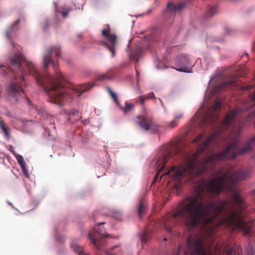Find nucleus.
<instances>
[{
	"label": "nucleus",
	"mask_w": 255,
	"mask_h": 255,
	"mask_svg": "<svg viewBox=\"0 0 255 255\" xmlns=\"http://www.w3.org/2000/svg\"><path fill=\"white\" fill-rule=\"evenodd\" d=\"M224 169L215 172L208 181H200L195 188L196 195L179 203L177 211L163 221L169 233L179 216L189 230L199 224L204 227L202 234L189 236L184 255H217L221 252L215 234L217 227L223 224L246 235L253 232V223L243 219L247 204L235 188L239 182L250 176L252 169L242 168L231 175L230 170Z\"/></svg>",
	"instance_id": "f257e3e1"
},
{
	"label": "nucleus",
	"mask_w": 255,
	"mask_h": 255,
	"mask_svg": "<svg viewBox=\"0 0 255 255\" xmlns=\"http://www.w3.org/2000/svg\"><path fill=\"white\" fill-rule=\"evenodd\" d=\"M61 48L55 46L47 49L43 55V66L47 69L50 64H52L55 71V78L46 71L43 73L39 72L30 62L27 61L20 53H16L10 58V68L0 65L3 75L10 74L13 76L12 80L6 88V92L14 102L19 101L24 97L25 94L22 88L24 82V76L31 75L34 78L37 84L41 87L49 96L51 102L62 106L68 97L80 96L82 93L90 89L94 85L87 84L78 87L68 88L66 86L65 79L63 74L58 71L53 63L52 54L54 52L56 57L61 55Z\"/></svg>",
	"instance_id": "f03ea898"
},
{
	"label": "nucleus",
	"mask_w": 255,
	"mask_h": 255,
	"mask_svg": "<svg viewBox=\"0 0 255 255\" xmlns=\"http://www.w3.org/2000/svg\"><path fill=\"white\" fill-rule=\"evenodd\" d=\"M219 136L217 132L210 134L205 141L198 145L194 153L192 155L185 153L184 160L180 166H174L167 172L160 175L168 159L173 155L182 152L177 143L170 147H163L154 161L157 172L153 181H156L159 176L161 180L164 176H171L169 182L175 181V186L177 188L182 184L204 174L208 170H213L218 161L228 158L234 159L238 154L242 155L249 152L255 144V135L251 137L242 148H239V142L236 139L224 151L197 161V158L201 154L210 152V146L217 143Z\"/></svg>",
	"instance_id": "7ed1b4c3"
},
{
	"label": "nucleus",
	"mask_w": 255,
	"mask_h": 255,
	"mask_svg": "<svg viewBox=\"0 0 255 255\" xmlns=\"http://www.w3.org/2000/svg\"><path fill=\"white\" fill-rule=\"evenodd\" d=\"M105 224V222L98 224V228H94L92 231L89 233V238L98 250H100L105 245V238L110 236L106 233L105 228H99L100 225Z\"/></svg>",
	"instance_id": "20e7f679"
},
{
	"label": "nucleus",
	"mask_w": 255,
	"mask_h": 255,
	"mask_svg": "<svg viewBox=\"0 0 255 255\" xmlns=\"http://www.w3.org/2000/svg\"><path fill=\"white\" fill-rule=\"evenodd\" d=\"M102 35L106 39V41H102V44L106 46L112 53V57L116 54V50L118 47L119 39L115 33L111 32V29L109 25L102 30Z\"/></svg>",
	"instance_id": "39448f33"
},
{
	"label": "nucleus",
	"mask_w": 255,
	"mask_h": 255,
	"mask_svg": "<svg viewBox=\"0 0 255 255\" xmlns=\"http://www.w3.org/2000/svg\"><path fill=\"white\" fill-rule=\"evenodd\" d=\"M175 63L178 67L176 70L178 71L191 73L193 66L190 58L184 54L178 55L175 59Z\"/></svg>",
	"instance_id": "423d86ee"
},
{
	"label": "nucleus",
	"mask_w": 255,
	"mask_h": 255,
	"mask_svg": "<svg viewBox=\"0 0 255 255\" xmlns=\"http://www.w3.org/2000/svg\"><path fill=\"white\" fill-rule=\"evenodd\" d=\"M238 115V111L236 109L230 111L226 116L220 125L221 130H226L230 126H235L236 117Z\"/></svg>",
	"instance_id": "0eeeda50"
},
{
	"label": "nucleus",
	"mask_w": 255,
	"mask_h": 255,
	"mask_svg": "<svg viewBox=\"0 0 255 255\" xmlns=\"http://www.w3.org/2000/svg\"><path fill=\"white\" fill-rule=\"evenodd\" d=\"M138 123L139 125L145 130L147 131L152 129L153 131H157L158 126L154 123L152 120L145 116H139Z\"/></svg>",
	"instance_id": "6e6552de"
},
{
	"label": "nucleus",
	"mask_w": 255,
	"mask_h": 255,
	"mask_svg": "<svg viewBox=\"0 0 255 255\" xmlns=\"http://www.w3.org/2000/svg\"><path fill=\"white\" fill-rule=\"evenodd\" d=\"M186 2L180 1L174 3L173 2H169L166 6V10L170 12H176L182 11L185 7Z\"/></svg>",
	"instance_id": "1a4fd4ad"
},
{
	"label": "nucleus",
	"mask_w": 255,
	"mask_h": 255,
	"mask_svg": "<svg viewBox=\"0 0 255 255\" xmlns=\"http://www.w3.org/2000/svg\"><path fill=\"white\" fill-rule=\"evenodd\" d=\"M221 107V102L218 99H217L215 101L214 105L213 107L210 109V111H209L207 113L206 115L205 116L204 119L205 121H207L208 119L211 118L212 117H214V119H216L217 117V114L216 112L220 110Z\"/></svg>",
	"instance_id": "9d476101"
},
{
	"label": "nucleus",
	"mask_w": 255,
	"mask_h": 255,
	"mask_svg": "<svg viewBox=\"0 0 255 255\" xmlns=\"http://www.w3.org/2000/svg\"><path fill=\"white\" fill-rule=\"evenodd\" d=\"M174 117L173 120L167 124V126L171 128L178 125L179 120L184 117V113L181 111H177L174 113Z\"/></svg>",
	"instance_id": "9b49d317"
},
{
	"label": "nucleus",
	"mask_w": 255,
	"mask_h": 255,
	"mask_svg": "<svg viewBox=\"0 0 255 255\" xmlns=\"http://www.w3.org/2000/svg\"><path fill=\"white\" fill-rule=\"evenodd\" d=\"M147 206L146 200L143 198L140 199L137 207V212L140 218H141L143 215L146 212L147 209Z\"/></svg>",
	"instance_id": "f8f14e48"
},
{
	"label": "nucleus",
	"mask_w": 255,
	"mask_h": 255,
	"mask_svg": "<svg viewBox=\"0 0 255 255\" xmlns=\"http://www.w3.org/2000/svg\"><path fill=\"white\" fill-rule=\"evenodd\" d=\"M77 241V240H75L71 243L70 247L75 252L78 253L79 255H90L83 250L82 247L78 246Z\"/></svg>",
	"instance_id": "ddd939ff"
},
{
	"label": "nucleus",
	"mask_w": 255,
	"mask_h": 255,
	"mask_svg": "<svg viewBox=\"0 0 255 255\" xmlns=\"http://www.w3.org/2000/svg\"><path fill=\"white\" fill-rule=\"evenodd\" d=\"M237 82V78L236 77H233L230 78V79L223 82L222 84L219 85L217 87V89L218 90H222L227 87L232 86L234 84H235V86H237V84H236Z\"/></svg>",
	"instance_id": "4468645a"
},
{
	"label": "nucleus",
	"mask_w": 255,
	"mask_h": 255,
	"mask_svg": "<svg viewBox=\"0 0 255 255\" xmlns=\"http://www.w3.org/2000/svg\"><path fill=\"white\" fill-rule=\"evenodd\" d=\"M206 16H213L220 14V9L217 5H211L209 6L206 10Z\"/></svg>",
	"instance_id": "2eb2a0df"
},
{
	"label": "nucleus",
	"mask_w": 255,
	"mask_h": 255,
	"mask_svg": "<svg viewBox=\"0 0 255 255\" xmlns=\"http://www.w3.org/2000/svg\"><path fill=\"white\" fill-rule=\"evenodd\" d=\"M142 52V48L139 47H137L130 53L129 55L130 59L133 61L136 58L137 61H138V57L141 55Z\"/></svg>",
	"instance_id": "dca6fc26"
},
{
	"label": "nucleus",
	"mask_w": 255,
	"mask_h": 255,
	"mask_svg": "<svg viewBox=\"0 0 255 255\" xmlns=\"http://www.w3.org/2000/svg\"><path fill=\"white\" fill-rule=\"evenodd\" d=\"M75 8V5L71 6L68 4H65L61 6L60 8V12L62 16H67L69 12Z\"/></svg>",
	"instance_id": "f3484780"
},
{
	"label": "nucleus",
	"mask_w": 255,
	"mask_h": 255,
	"mask_svg": "<svg viewBox=\"0 0 255 255\" xmlns=\"http://www.w3.org/2000/svg\"><path fill=\"white\" fill-rule=\"evenodd\" d=\"M11 152L15 156L22 170H24V168H25V165H26V164L23 156L21 155L17 154L14 150H11Z\"/></svg>",
	"instance_id": "a211bd4d"
},
{
	"label": "nucleus",
	"mask_w": 255,
	"mask_h": 255,
	"mask_svg": "<svg viewBox=\"0 0 255 255\" xmlns=\"http://www.w3.org/2000/svg\"><path fill=\"white\" fill-rule=\"evenodd\" d=\"M151 234V231L147 229L145 230L143 235H142L140 237L141 241L142 244H145L147 242V241L150 238V235Z\"/></svg>",
	"instance_id": "6ab92c4d"
},
{
	"label": "nucleus",
	"mask_w": 255,
	"mask_h": 255,
	"mask_svg": "<svg viewBox=\"0 0 255 255\" xmlns=\"http://www.w3.org/2000/svg\"><path fill=\"white\" fill-rule=\"evenodd\" d=\"M125 107H123L121 106L120 105H118L120 109L123 110V111L126 113L129 111L132 110L134 108V105L132 104H128L127 102L125 103Z\"/></svg>",
	"instance_id": "aec40b11"
},
{
	"label": "nucleus",
	"mask_w": 255,
	"mask_h": 255,
	"mask_svg": "<svg viewBox=\"0 0 255 255\" xmlns=\"http://www.w3.org/2000/svg\"><path fill=\"white\" fill-rule=\"evenodd\" d=\"M248 246L246 249V252L248 255H253L255 252V250L253 247V244L252 243L250 239H248Z\"/></svg>",
	"instance_id": "412c9836"
},
{
	"label": "nucleus",
	"mask_w": 255,
	"mask_h": 255,
	"mask_svg": "<svg viewBox=\"0 0 255 255\" xmlns=\"http://www.w3.org/2000/svg\"><path fill=\"white\" fill-rule=\"evenodd\" d=\"M113 75L109 74V73H105L104 74L100 75L97 77V79L99 81H104L109 80L112 78Z\"/></svg>",
	"instance_id": "4be33fe9"
},
{
	"label": "nucleus",
	"mask_w": 255,
	"mask_h": 255,
	"mask_svg": "<svg viewBox=\"0 0 255 255\" xmlns=\"http://www.w3.org/2000/svg\"><path fill=\"white\" fill-rule=\"evenodd\" d=\"M19 22V20L15 21L14 23L9 27V29L6 32V34L8 38H10V33L15 29V26Z\"/></svg>",
	"instance_id": "5701e85b"
},
{
	"label": "nucleus",
	"mask_w": 255,
	"mask_h": 255,
	"mask_svg": "<svg viewBox=\"0 0 255 255\" xmlns=\"http://www.w3.org/2000/svg\"><path fill=\"white\" fill-rule=\"evenodd\" d=\"M107 91H108V92L109 93V94H110L111 96L112 97V98L113 99V100L116 103V104L118 105H119V102L118 100L117 97L115 93L109 87H108L107 88Z\"/></svg>",
	"instance_id": "b1692460"
},
{
	"label": "nucleus",
	"mask_w": 255,
	"mask_h": 255,
	"mask_svg": "<svg viewBox=\"0 0 255 255\" xmlns=\"http://www.w3.org/2000/svg\"><path fill=\"white\" fill-rule=\"evenodd\" d=\"M0 127L4 133V134L8 137L9 136V134L6 128V126L4 123L2 121H0Z\"/></svg>",
	"instance_id": "393cba45"
},
{
	"label": "nucleus",
	"mask_w": 255,
	"mask_h": 255,
	"mask_svg": "<svg viewBox=\"0 0 255 255\" xmlns=\"http://www.w3.org/2000/svg\"><path fill=\"white\" fill-rule=\"evenodd\" d=\"M203 136L204 134L203 133L198 134L193 139V143H196L201 141L202 139Z\"/></svg>",
	"instance_id": "a878e982"
},
{
	"label": "nucleus",
	"mask_w": 255,
	"mask_h": 255,
	"mask_svg": "<svg viewBox=\"0 0 255 255\" xmlns=\"http://www.w3.org/2000/svg\"><path fill=\"white\" fill-rule=\"evenodd\" d=\"M253 87V86L249 85L247 86H240L239 88H240L242 90H249L252 89Z\"/></svg>",
	"instance_id": "bb28decb"
},
{
	"label": "nucleus",
	"mask_w": 255,
	"mask_h": 255,
	"mask_svg": "<svg viewBox=\"0 0 255 255\" xmlns=\"http://www.w3.org/2000/svg\"><path fill=\"white\" fill-rule=\"evenodd\" d=\"M146 99L155 98L154 94L153 92L149 93L147 96H145Z\"/></svg>",
	"instance_id": "cd10ccee"
},
{
	"label": "nucleus",
	"mask_w": 255,
	"mask_h": 255,
	"mask_svg": "<svg viewBox=\"0 0 255 255\" xmlns=\"http://www.w3.org/2000/svg\"><path fill=\"white\" fill-rule=\"evenodd\" d=\"M181 251V247L179 246L177 250L172 255H179L180 252Z\"/></svg>",
	"instance_id": "c85d7f7f"
},
{
	"label": "nucleus",
	"mask_w": 255,
	"mask_h": 255,
	"mask_svg": "<svg viewBox=\"0 0 255 255\" xmlns=\"http://www.w3.org/2000/svg\"><path fill=\"white\" fill-rule=\"evenodd\" d=\"M22 171H23V173L24 174V175L26 176V177L28 178L29 174L28 173L27 170L26 168V165H25V168H24V170H22Z\"/></svg>",
	"instance_id": "c756f323"
},
{
	"label": "nucleus",
	"mask_w": 255,
	"mask_h": 255,
	"mask_svg": "<svg viewBox=\"0 0 255 255\" xmlns=\"http://www.w3.org/2000/svg\"><path fill=\"white\" fill-rule=\"evenodd\" d=\"M233 248L232 247L231 250H229L227 251V254L228 255H233Z\"/></svg>",
	"instance_id": "7c9ffc66"
},
{
	"label": "nucleus",
	"mask_w": 255,
	"mask_h": 255,
	"mask_svg": "<svg viewBox=\"0 0 255 255\" xmlns=\"http://www.w3.org/2000/svg\"><path fill=\"white\" fill-rule=\"evenodd\" d=\"M78 113V111L75 109L72 110L70 111V114L76 115Z\"/></svg>",
	"instance_id": "2f4dec72"
},
{
	"label": "nucleus",
	"mask_w": 255,
	"mask_h": 255,
	"mask_svg": "<svg viewBox=\"0 0 255 255\" xmlns=\"http://www.w3.org/2000/svg\"><path fill=\"white\" fill-rule=\"evenodd\" d=\"M144 97H145V96H141V97H140V102H141V103L142 104H143L144 103V100H145V99H146V97H145V98H144Z\"/></svg>",
	"instance_id": "473e14b6"
},
{
	"label": "nucleus",
	"mask_w": 255,
	"mask_h": 255,
	"mask_svg": "<svg viewBox=\"0 0 255 255\" xmlns=\"http://www.w3.org/2000/svg\"><path fill=\"white\" fill-rule=\"evenodd\" d=\"M105 253L107 255H115L113 253H112L111 252V251H108V250H106L105 251Z\"/></svg>",
	"instance_id": "72a5a7b5"
},
{
	"label": "nucleus",
	"mask_w": 255,
	"mask_h": 255,
	"mask_svg": "<svg viewBox=\"0 0 255 255\" xmlns=\"http://www.w3.org/2000/svg\"><path fill=\"white\" fill-rule=\"evenodd\" d=\"M251 99L253 102H255V93L251 96Z\"/></svg>",
	"instance_id": "f704fd0d"
},
{
	"label": "nucleus",
	"mask_w": 255,
	"mask_h": 255,
	"mask_svg": "<svg viewBox=\"0 0 255 255\" xmlns=\"http://www.w3.org/2000/svg\"><path fill=\"white\" fill-rule=\"evenodd\" d=\"M49 26V24L47 22H46L45 23V26H44V28L46 29Z\"/></svg>",
	"instance_id": "c9c22d12"
},
{
	"label": "nucleus",
	"mask_w": 255,
	"mask_h": 255,
	"mask_svg": "<svg viewBox=\"0 0 255 255\" xmlns=\"http://www.w3.org/2000/svg\"><path fill=\"white\" fill-rule=\"evenodd\" d=\"M253 49L255 52V41L254 42L253 46Z\"/></svg>",
	"instance_id": "e433bc0d"
},
{
	"label": "nucleus",
	"mask_w": 255,
	"mask_h": 255,
	"mask_svg": "<svg viewBox=\"0 0 255 255\" xmlns=\"http://www.w3.org/2000/svg\"><path fill=\"white\" fill-rule=\"evenodd\" d=\"M13 146H11H11H10L9 148V151H10V152H11V150H14L13 149Z\"/></svg>",
	"instance_id": "4c0bfd02"
},
{
	"label": "nucleus",
	"mask_w": 255,
	"mask_h": 255,
	"mask_svg": "<svg viewBox=\"0 0 255 255\" xmlns=\"http://www.w3.org/2000/svg\"><path fill=\"white\" fill-rule=\"evenodd\" d=\"M77 36L79 38H82L83 37L82 36V34H78Z\"/></svg>",
	"instance_id": "58836bf2"
},
{
	"label": "nucleus",
	"mask_w": 255,
	"mask_h": 255,
	"mask_svg": "<svg viewBox=\"0 0 255 255\" xmlns=\"http://www.w3.org/2000/svg\"><path fill=\"white\" fill-rule=\"evenodd\" d=\"M38 111H39V113L40 114H43V110H38Z\"/></svg>",
	"instance_id": "ea45409f"
},
{
	"label": "nucleus",
	"mask_w": 255,
	"mask_h": 255,
	"mask_svg": "<svg viewBox=\"0 0 255 255\" xmlns=\"http://www.w3.org/2000/svg\"><path fill=\"white\" fill-rule=\"evenodd\" d=\"M26 100H27V103H28V104H30V100H29V99H26Z\"/></svg>",
	"instance_id": "a19ab883"
},
{
	"label": "nucleus",
	"mask_w": 255,
	"mask_h": 255,
	"mask_svg": "<svg viewBox=\"0 0 255 255\" xmlns=\"http://www.w3.org/2000/svg\"><path fill=\"white\" fill-rule=\"evenodd\" d=\"M1 91H2V89L1 88H0V97H1Z\"/></svg>",
	"instance_id": "79ce46f5"
},
{
	"label": "nucleus",
	"mask_w": 255,
	"mask_h": 255,
	"mask_svg": "<svg viewBox=\"0 0 255 255\" xmlns=\"http://www.w3.org/2000/svg\"><path fill=\"white\" fill-rule=\"evenodd\" d=\"M241 129V127L240 126L239 129H238L239 131H240Z\"/></svg>",
	"instance_id": "37998d69"
},
{
	"label": "nucleus",
	"mask_w": 255,
	"mask_h": 255,
	"mask_svg": "<svg viewBox=\"0 0 255 255\" xmlns=\"http://www.w3.org/2000/svg\"><path fill=\"white\" fill-rule=\"evenodd\" d=\"M117 246H114V247L112 249V250H113L114 248H117Z\"/></svg>",
	"instance_id": "c03bdc74"
},
{
	"label": "nucleus",
	"mask_w": 255,
	"mask_h": 255,
	"mask_svg": "<svg viewBox=\"0 0 255 255\" xmlns=\"http://www.w3.org/2000/svg\"><path fill=\"white\" fill-rule=\"evenodd\" d=\"M210 122H213V120H212V119H210Z\"/></svg>",
	"instance_id": "a18cd8bd"
},
{
	"label": "nucleus",
	"mask_w": 255,
	"mask_h": 255,
	"mask_svg": "<svg viewBox=\"0 0 255 255\" xmlns=\"http://www.w3.org/2000/svg\"><path fill=\"white\" fill-rule=\"evenodd\" d=\"M136 16H141V15H140V14H138V15H137Z\"/></svg>",
	"instance_id": "49530a36"
},
{
	"label": "nucleus",
	"mask_w": 255,
	"mask_h": 255,
	"mask_svg": "<svg viewBox=\"0 0 255 255\" xmlns=\"http://www.w3.org/2000/svg\"><path fill=\"white\" fill-rule=\"evenodd\" d=\"M8 204L10 205H11V204L9 202H8Z\"/></svg>",
	"instance_id": "de8ad7c7"
},
{
	"label": "nucleus",
	"mask_w": 255,
	"mask_h": 255,
	"mask_svg": "<svg viewBox=\"0 0 255 255\" xmlns=\"http://www.w3.org/2000/svg\"><path fill=\"white\" fill-rule=\"evenodd\" d=\"M159 101H160L161 103H162V102L160 99H159Z\"/></svg>",
	"instance_id": "09e8293b"
},
{
	"label": "nucleus",
	"mask_w": 255,
	"mask_h": 255,
	"mask_svg": "<svg viewBox=\"0 0 255 255\" xmlns=\"http://www.w3.org/2000/svg\"><path fill=\"white\" fill-rule=\"evenodd\" d=\"M136 74H137V76H138V72L137 71H136Z\"/></svg>",
	"instance_id": "8fccbe9b"
},
{
	"label": "nucleus",
	"mask_w": 255,
	"mask_h": 255,
	"mask_svg": "<svg viewBox=\"0 0 255 255\" xmlns=\"http://www.w3.org/2000/svg\"><path fill=\"white\" fill-rule=\"evenodd\" d=\"M164 240L166 241V238L164 239Z\"/></svg>",
	"instance_id": "3c124183"
}]
</instances>
